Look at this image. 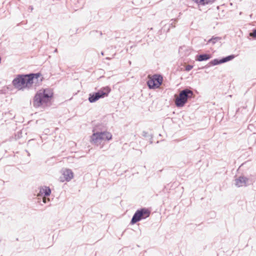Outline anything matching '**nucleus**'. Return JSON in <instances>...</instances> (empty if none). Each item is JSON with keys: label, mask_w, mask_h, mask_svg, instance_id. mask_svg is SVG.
<instances>
[{"label": "nucleus", "mask_w": 256, "mask_h": 256, "mask_svg": "<svg viewBox=\"0 0 256 256\" xmlns=\"http://www.w3.org/2000/svg\"><path fill=\"white\" fill-rule=\"evenodd\" d=\"M39 78H40V82H42L44 78L40 72L19 74L16 75L12 80V84L16 88L19 90L30 89L32 88L35 80L38 82Z\"/></svg>", "instance_id": "f257e3e1"}, {"label": "nucleus", "mask_w": 256, "mask_h": 256, "mask_svg": "<svg viewBox=\"0 0 256 256\" xmlns=\"http://www.w3.org/2000/svg\"><path fill=\"white\" fill-rule=\"evenodd\" d=\"M53 97V92L49 89H42L36 92L34 95L32 104L34 108H39L50 102Z\"/></svg>", "instance_id": "f03ea898"}, {"label": "nucleus", "mask_w": 256, "mask_h": 256, "mask_svg": "<svg viewBox=\"0 0 256 256\" xmlns=\"http://www.w3.org/2000/svg\"><path fill=\"white\" fill-rule=\"evenodd\" d=\"M194 96V92L190 88H184L181 90L178 96L175 100V105L178 108L183 107L189 99Z\"/></svg>", "instance_id": "7ed1b4c3"}, {"label": "nucleus", "mask_w": 256, "mask_h": 256, "mask_svg": "<svg viewBox=\"0 0 256 256\" xmlns=\"http://www.w3.org/2000/svg\"><path fill=\"white\" fill-rule=\"evenodd\" d=\"M110 91L111 88L110 86H106L102 87L96 92L90 93L88 100L90 103L95 102L99 99L108 96Z\"/></svg>", "instance_id": "20e7f679"}, {"label": "nucleus", "mask_w": 256, "mask_h": 256, "mask_svg": "<svg viewBox=\"0 0 256 256\" xmlns=\"http://www.w3.org/2000/svg\"><path fill=\"white\" fill-rule=\"evenodd\" d=\"M150 214V211L146 208L138 209L133 215L130 224H134L141 220L149 217Z\"/></svg>", "instance_id": "39448f33"}, {"label": "nucleus", "mask_w": 256, "mask_h": 256, "mask_svg": "<svg viewBox=\"0 0 256 256\" xmlns=\"http://www.w3.org/2000/svg\"><path fill=\"white\" fill-rule=\"evenodd\" d=\"M254 181V178L252 176H246L242 174L235 179V186L238 188L246 187L252 184Z\"/></svg>", "instance_id": "423d86ee"}, {"label": "nucleus", "mask_w": 256, "mask_h": 256, "mask_svg": "<svg viewBox=\"0 0 256 256\" xmlns=\"http://www.w3.org/2000/svg\"><path fill=\"white\" fill-rule=\"evenodd\" d=\"M112 138V134L107 131L94 132L91 136L92 142L95 144L100 140H110Z\"/></svg>", "instance_id": "0eeeda50"}, {"label": "nucleus", "mask_w": 256, "mask_h": 256, "mask_svg": "<svg viewBox=\"0 0 256 256\" xmlns=\"http://www.w3.org/2000/svg\"><path fill=\"white\" fill-rule=\"evenodd\" d=\"M162 80L163 78L162 76L154 74L146 82V84L150 89L154 90L161 86Z\"/></svg>", "instance_id": "6e6552de"}, {"label": "nucleus", "mask_w": 256, "mask_h": 256, "mask_svg": "<svg viewBox=\"0 0 256 256\" xmlns=\"http://www.w3.org/2000/svg\"><path fill=\"white\" fill-rule=\"evenodd\" d=\"M235 55L230 54L225 57H223L220 59L215 58L211 60L204 68H208L211 66H216L220 64H222L230 60H232L235 58Z\"/></svg>", "instance_id": "1a4fd4ad"}, {"label": "nucleus", "mask_w": 256, "mask_h": 256, "mask_svg": "<svg viewBox=\"0 0 256 256\" xmlns=\"http://www.w3.org/2000/svg\"><path fill=\"white\" fill-rule=\"evenodd\" d=\"M62 175L64 180L70 181L74 178V173L70 169L66 168L63 170Z\"/></svg>", "instance_id": "9d476101"}, {"label": "nucleus", "mask_w": 256, "mask_h": 256, "mask_svg": "<svg viewBox=\"0 0 256 256\" xmlns=\"http://www.w3.org/2000/svg\"><path fill=\"white\" fill-rule=\"evenodd\" d=\"M51 192V189L50 187L44 186L40 188L38 196H44L45 197L48 196L50 194Z\"/></svg>", "instance_id": "9b49d317"}, {"label": "nucleus", "mask_w": 256, "mask_h": 256, "mask_svg": "<svg viewBox=\"0 0 256 256\" xmlns=\"http://www.w3.org/2000/svg\"><path fill=\"white\" fill-rule=\"evenodd\" d=\"M212 58V56L210 54H197L196 56L195 60L196 61L198 62H203L206 61L210 60Z\"/></svg>", "instance_id": "f8f14e48"}, {"label": "nucleus", "mask_w": 256, "mask_h": 256, "mask_svg": "<svg viewBox=\"0 0 256 256\" xmlns=\"http://www.w3.org/2000/svg\"><path fill=\"white\" fill-rule=\"evenodd\" d=\"M216 0H192V2L196 4L198 6H205L212 4L215 2Z\"/></svg>", "instance_id": "ddd939ff"}, {"label": "nucleus", "mask_w": 256, "mask_h": 256, "mask_svg": "<svg viewBox=\"0 0 256 256\" xmlns=\"http://www.w3.org/2000/svg\"><path fill=\"white\" fill-rule=\"evenodd\" d=\"M221 39H222V38H221L220 37H218V36H216V37L212 36L211 38H210V39L208 40V43H212V44H215L216 42H218V41L220 40Z\"/></svg>", "instance_id": "4468645a"}, {"label": "nucleus", "mask_w": 256, "mask_h": 256, "mask_svg": "<svg viewBox=\"0 0 256 256\" xmlns=\"http://www.w3.org/2000/svg\"><path fill=\"white\" fill-rule=\"evenodd\" d=\"M250 36L256 39V29H254L252 32L250 34Z\"/></svg>", "instance_id": "2eb2a0df"}, {"label": "nucleus", "mask_w": 256, "mask_h": 256, "mask_svg": "<svg viewBox=\"0 0 256 256\" xmlns=\"http://www.w3.org/2000/svg\"><path fill=\"white\" fill-rule=\"evenodd\" d=\"M150 135L146 132L143 131L142 132V136L144 138H150Z\"/></svg>", "instance_id": "dca6fc26"}, {"label": "nucleus", "mask_w": 256, "mask_h": 256, "mask_svg": "<svg viewBox=\"0 0 256 256\" xmlns=\"http://www.w3.org/2000/svg\"><path fill=\"white\" fill-rule=\"evenodd\" d=\"M193 68V66H191V65H188L186 67V71H190V70H191Z\"/></svg>", "instance_id": "f3484780"}, {"label": "nucleus", "mask_w": 256, "mask_h": 256, "mask_svg": "<svg viewBox=\"0 0 256 256\" xmlns=\"http://www.w3.org/2000/svg\"><path fill=\"white\" fill-rule=\"evenodd\" d=\"M152 138H153V134H150V144H152L153 142Z\"/></svg>", "instance_id": "a211bd4d"}, {"label": "nucleus", "mask_w": 256, "mask_h": 256, "mask_svg": "<svg viewBox=\"0 0 256 256\" xmlns=\"http://www.w3.org/2000/svg\"><path fill=\"white\" fill-rule=\"evenodd\" d=\"M170 26H172L173 27V28L175 27V26L173 24V22H172L170 24L168 25V28L167 32H168L169 31V30H170Z\"/></svg>", "instance_id": "6ab92c4d"}, {"label": "nucleus", "mask_w": 256, "mask_h": 256, "mask_svg": "<svg viewBox=\"0 0 256 256\" xmlns=\"http://www.w3.org/2000/svg\"><path fill=\"white\" fill-rule=\"evenodd\" d=\"M29 9H30V10H31V11H32V10H33V7H32V6H29Z\"/></svg>", "instance_id": "aec40b11"}, {"label": "nucleus", "mask_w": 256, "mask_h": 256, "mask_svg": "<svg viewBox=\"0 0 256 256\" xmlns=\"http://www.w3.org/2000/svg\"><path fill=\"white\" fill-rule=\"evenodd\" d=\"M43 202L44 203H46V198H43Z\"/></svg>", "instance_id": "412c9836"}, {"label": "nucleus", "mask_w": 256, "mask_h": 256, "mask_svg": "<svg viewBox=\"0 0 256 256\" xmlns=\"http://www.w3.org/2000/svg\"><path fill=\"white\" fill-rule=\"evenodd\" d=\"M171 21H174V22H176V19H172L171 20Z\"/></svg>", "instance_id": "4be33fe9"}, {"label": "nucleus", "mask_w": 256, "mask_h": 256, "mask_svg": "<svg viewBox=\"0 0 256 256\" xmlns=\"http://www.w3.org/2000/svg\"><path fill=\"white\" fill-rule=\"evenodd\" d=\"M58 52V50L56 48L54 50V52Z\"/></svg>", "instance_id": "5701e85b"}, {"label": "nucleus", "mask_w": 256, "mask_h": 256, "mask_svg": "<svg viewBox=\"0 0 256 256\" xmlns=\"http://www.w3.org/2000/svg\"><path fill=\"white\" fill-rule=\"evenodd\" d=\"M101 54L104 56V52H101Z\"/></svg>", "instance_id": "b1692460"}, {"label": "nucleus", "mask_w": 256, "mask_h": 256, "mask_svg": "<svg viewBox=\"0 0 256 256\" xmlns=\"http://www.w3.org/2000/svg\"><path fill=\"white\" fill-rule=\"evenodd\" d=\"M60 181H61V182H63L64 180L61 179V180H60Z\"/></svg>", "instance_id": "393cba45"}]
</instances>
